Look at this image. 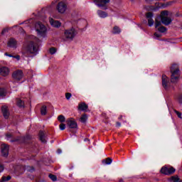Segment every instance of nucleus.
I'll return each mask as SVG.
<instances>
[{
    "instance_id": "obj_40",
    "label": "nucleus",
    "mask_w": 182,
    "mask_h": 182,
    "mask_svg": "<svg viewBox=\"0 0 182 182\" xmlns=\"http://www.w3.org/2000/svg\"><path fill=\"white\" fill-rule=\"evenodd\" d=\"M13 58H14V59H17V60H19V59H21V56L19 55H14Z\"/></svg>"
},
{
    "instance_id": "obj_11",
    "label": "nucleus",
    "mask_w": 182,
    "mask_h": 182,
    "mask_svg": "<svg viewBox=\"0 0 182 182\" xmlns=\"http://www.w3.org/2000/svg\"><path fill=\"white\" fill-rule=\"evenodd\" d=\"M1 156H3V157H6L7 156H9V146H8V144H1Z\"/></svg>"
},
{
    "instance_id": "obj_41",
    "label": "nucleus",
    "mask_w": 182,
    "mask_h": 182,
    "mask_svg": "<svg viewBox=\"0 0 182 182\" xmlns=\"http://www.w3.org/2000/svg\"><path fill=\"white\" fill-rule=\"evenodd\" d=\"M6 136L7 137V139H11V137H12V134H6Z\"/></svg>"
},
{
    "instance_id": "obj_17",
    "label": "nucleus",
    "mask_w": 182,
    "mask_h": 182,
    "mask_svg": "<svg viewBox=\"0 0 182 182\" xmlns=\"http://www.w3.org/2000/svg\"><path fill=\"white\" fill-rule=\"evenodd\" d=\"M0 75L1 76H8L9 75V68L7 67L0 68Z\"/></svg>"
},
{
    "instance_id": "obj_1",
    "label": "nucleus",
    "mask_w": 182,
    "mask_h": 182,
    "mask_svg": "<svg viewBox=\"0 0 182 182\" xmlns=\"http://www.w3.org/2000/svg\"><path fill=\"white\" fill-rule=\"evenodd\" d=\"M39 52V45L33 41H29L26 46L22 50V55L26 58H31V56H36Z\"/></svg>"
},
{
    "instance_id": "obj_49",
    "label": "nucleus",
    "mask_w": 182,
    "mask_h": 182,
    "mask_svg": "<svg viewBox=\"0 0 182 182\" xmlns=\"http://www.w3.org/2000/svg\"><path fill=\"white\" fill-rule=\"evenodd\" d=\"M8 56H9V58H14V55H12V54H9Z\"/></svg>"
},
{
    "instance_id": "obj_38",
    "label": "nucleus",
    "mask_w": 182,
    "mask_h": 182,
    "mask_svg": "<svg viewBox=\"0 0 182 182\" xmlns=\"http://www.w3.org/2000/svg\"><path fill=\"white\" fill-rule=\"evenodd\" d=\"M9 31V28H5L1 31V35H5V33H8Z\"/></svg>"
},
{
    "instance_id": "obj_15",
    "label": "nucleus",
    "mask_w": 182,
    "mask_h": 182,
    "mask_svg": "<svg viewBox=\"0 0 182 182\" xmlns=\"http://www.w3.org/2000/svg\"><path fill=\"white\" fill-rule=\"evenodd\" d=\"M17 42L16 40H15V38H11L9 40L8 43H7V46H9V48H16V45H17Z\"/></svg>"
},
{
    "instance_id": "obj_16",
    "label": "nucleus",
    "mask_w": 182,
    "mask_h": 182,
    "mask_svg": "<svg viewBox=\"0 0 182 182\" xmlns=\"http://www.w3.org/2000/svg\"><path fill=\"white\" fill-rule=\"evenodd\" d=\"M50 23L53 26V28H60V26H62V23H60V21L53 20V18L50 20Z\"/></svg>"
},
{
    "instance_id": "obj_24",
    "label": "nucleus",
    "mask_w": 182,
    "mask_h": 182,
    "mask_svg": "<svg viewBox=\"0 0 182 182\" xmlns=\"http://www.w3.org/2000/svg\"><path fill=\"white\" fill-rule=\"evenodd\" d=\"M6 96V90L0 87V97H5Z\"/></svg>"
},
{
    "instance_id": "obj_28",
    "label": "nucleus",
    "mask_w": 182,
    "mask_h": 182,
    "mask_svg": "<svg viewBox=\"0 0 182 182\" xmlns=\"http://www.w3.org/2000/svg\"><path fill=\"white\" fill-rule=\"evenodd\" d=\"M58 122H60V123H64V122L66 121V118L65 117V116H63V114L59 115L58 117Z\"/></svg>"
},
{
    "instance_id": "obj_52",
    "label": "nucleus",
    "mask_w": 182,
    "mask_h": 182,
    "mask_svg": "<svg viewBox=\"0 0 182 182\" xmlns=\"http://www.w3.org/2000/svg\"><path fill=\"white\" fill-rule=\"evenodd\" d=\"M119 182H123V179H120V180H119Z\"/></svg>"
},
{
    "instance_id": "obj_10",
    "label": "nucleus",
    "mask_w": 182,
    "mask_h": 182,
    "mask_svg": "<svg viewBox=\"0 0 182 182\" xmlns=\"http://www.w3.org/2000/svg\"><path fill=\"white\" fill-rule=\"evenodd\" d=\"M66 9H68V6L63 1L59 2L57 5V10L60 14H65Z\"/></svg>"
},
{
    "instance_id": "obj_37",
    "label": "nucleus",
    "mask_w": 182,
    "mask_h": 182,
    "mask_svg": "<svg viewBox=\"0 0 182 182\" xmlns=\"http://www.w3.org/2000/svg\"><path fill=\"white\" fill-rule=\"evenodd\" d=\"M59 128L61 130H65V129H66V124H63V123H61L60 125H59Z\"/></svg>"
},
{
    "instance_id": "obj_4",
    "label": "nucleus",
    "mask_w": 182,
    "mask_h": 182,
    "mask_svg": "<svg viewBox=\"0 0 182 182\" xmlns=\"http://www.w3.org/2000/svg\"><path fill=\"white\" fill-rule=\"evenodd\" d=\"M94 4L98 8H101L103 11L109 9V4H110V0H94Z\"/></svg>"
},
{
    "instance_id": "obj_55",
    "label": "nucleus",
    "mask_w": 182,
    "mask_h": 182,
    "mask_svg": "<svg viewBox=\"0 0 182 182\" xmlns=\"http://www.w3.org/2000/svg\"><path fill=\"white\" fill-rule=\"evenodd\" d=\"M179 182H182L181 180H180Z\"/></svg>"
},
{
    "instance_id": "obj_53",
    "label": "nucleus",
    "mask_w": 182,
    "mask_h": 182,
    "mask_svg": "<svg viewBox=\"0 0 182 182\" xmlns=\"http://www.w3.org/2000/svg\"><path fill=\"white\" fill-rule=\"evenodd\" d=\"M131 2H134V0H130Z\"/></svg>"
},
{
    "instance_id": "obj_7",
    "label": "nucleus",
    "mask_w": 182,
    "mask_h": 182,
    "mask_svg": "<svg viewBox=\"0 0 182 182\" xmlns=\"http://www.w3.org/2000/svg\"><path fill=\"white\" fill-rule=\"evenodd\" d=\"M160 171L161 174H165V176H171V174H174V173H176V168L173 166L169 168L167 166H163Z\"/></svg>"
},
{
    "instance_id": "obj_29",
    "label": "nucleus",
    "mask_w": 182,
    "mask_h": 182,
    "mask_svg": "<svg viewBox=\"0 0 182 182\" xmlns=\"http://www.w3.org/2000/svg\"><path fill=\"white\" fill-rule=\"evenodd\" d=\"M175 97H176V100L178 102V103L182 105V95L178 94L177 95H176Z\"/></svg>"
},
{
    "instance_id": "obj_3",
    "label": "nucleus",
    "mask_w": 182,
    "mask_h": 182,
    "mask_svg": "<svg viewBox=\"0 0 182 182\" xmlns=\"http://www.w3.org/2000/svg\"><path fill=\"white\" fill-rule=\"evenodd\" d=\"M161 22L165 26H168V25H171V22H173V18L168 16V11H163L160 14Z\"/></svg>"
},
{
    "instance_id": "obj_9",
    "label": "nucleus",
    "mask_w": 182,
    "mask_h": 182,
    "mask_svg": "<svg viewBox=\"0 0 182 182\" xmlns=\"http://www.w3.org/2000/svg\"><path fill=\"white\" fill-rule=\"evenodd\" d=\"M12 77L14 80L19 82L23 77V72L21 70H16L13 73Z\"/></svg>"
},
{
    "instance_id": "obj_32",
    "label": "nucleus",
    "mask_w": 182,
    "mask_h": 182,
    "mask_svg": "<svg viewBox=\"0 0 182 182\" xmlns=\"http://www.w3.org/2000/svg\"><path fill=\"white\" fill-rule=\"evenodd\" d=\"M11 180V176H2L1 179L0 180V182H5V181H9Z\"/></svg>"
},
{
    "instance_id": "obj_46",
    "label": "nucleus",
    "mask_w": 182,
    "mask_h": 182,
    "mask_svg": "<svg viewBox=\"0 0 182 182\" xmlns=\"http://www.w3.org/2000/svg\"><path fill=\"white\" fill-rule=\"evenodd\" d=\"M18 140H19V139H16L11 140V141L12 143H14V141H18Z\"/></svg>"
},
{
    "instance_id": "obj_19",
    "label": "nucleus",
    "mask_w": 182,
    "mask_h": 182,
    "mask_svg": "<svg viewBox=\"0 0 182 182\" xmlns=\"http://www.w3.org/2000/svg\"><path fill=\"white\" fill-rule=\"evenodd\" d=\"M39 139L42 143H46V136L45 135V132L43 131H40L38 133Z\"/></svg>"
},
{
    "instance_id": "obj_26",
    "label": "nucleus",
    "mask_w": 182,
    "mask_h": 182,
    "mask_svg": "<svg viewBox=\"0 0 182 182\" xmlns=\"http://www.w3.org/2000/svg\"><path fill=\"white\" fill-rule=\"evenodd\" d=\"M159 32H161V33H164V32H167V28L164 27V26H161L158 28Z\"/></svg>"
},
{
    "instance_id": "obj_5",
    "label": "nucleus",
    "mask_w": 182,
    "mask_h": 182,
    "mask_svg": "<svg viewBox=\"0 0 182 182\" xmlns=\"http://www.w3.org/2000/svg\"><path fill=\"white\" fill-rule=\"evenodd\" d=\"M76 35H77V32H76L75 28L67 29L64 32V36L68 41H73V38Z\"/></svg>"
},
{
    "instance_id": "obj_54",
    "label": "nucleus",
    "mask_w": 182,
    "mask_h": 182,
    "mask_svg": "<svg viewBox=\"0 0 182 182\" xmlns=\"http://www.w3.org/2000/svg\"><path fill=\"white\" fill-rule=\"evenodd\" d=\"M109 119V117H107V119Z\"/></svg>"
},
{
    "instance_id": "obj_2",
    "label": "nucleus",
    "mask_w": 182,
    "mask_h": 182,
    "mask_svg": "<svg viewBox=\"0 0 182 182\" xmlns=\"http://www.w3.org/2000/svg\"><path fill=\"white\" fill-rule=\"evenodd\" d=\"M171 83H177L178 82V79L180 77V68H178V65L173 64L171 67Z\"/></svg>"
},
{
    "instance_id": "obj_42",
    "label": "nucleus",
    "mask_w": 182,
    "mask_h": 182,
    "mask_svg": "<svg viewBox=\"0 0 182 182\" xmlns=\"http://www.w3.org/2000/svg\"><path fill=\"white\" fill-rule=\"evenodd\" d=\"M116 126H117V127H120L122 126V124L120 122H117L116 123Z\"/></svg>"
},
{
    "instance_id": "obj_8",
    "label": "nucleus",
    "mask_w": 182,
    "mask_h": 182,
    "mask_svg": "<svg viewBox=\"0 0 182 182\" xmlns=\"http://www.w3.org/2000/svg\"><path fill=\"white\" fill-rule=\"evenodd\" d=\"M67 126L69 127V132H72L70 129H77V123L73 118H70L66 121Z\"/></svg>"
},
{
    "instance_id": "obj_47",
    "label": "nucleus",
    "mask_w": 182,
    "mask_h": 182,
    "mask_svg": "<svg viewBox=\"0 0 182 182\" xmlns=\"http://www.w3.org/2000/svg\"><path fill=\"white\" fill-rule=\"evenodd\" d=\"M119 120H122V119H123V115H120L119 117H118Z\"/></svg>"
},
{
    "instance_id": "obj_45",
    "label": "nucleus",
    "mask_w": 182,
    "mask_h": 182,
    "mask_svg": "<svg viewBox=\"0 0 182 182\" xmlns=\"http://www.w3.org/2000/svg\"><path fill=\"white\" fill-rule=\"evenodd\" d=\"M146 2H147V4H151V2H153V1L154 0H145Z\"/></svg>"
},
{
    "instance_id": "obj_34",
    "label": "nucleus",
    "mask_w": 182,
    "mask_h": 182,
    "mask_svg": "<svg viewBox=\"0 0 182 182\" xmlns=\"http://www.w3.org/2000/svg\"><path fill=\"white\" fill-rule=\"evenodd\" d=\"M50 55H55V53H56V48H50Z\"/></svg>"
},
{
    "instance_id": "obj_27",
    "label": "nucleus",
    "mask_w": 182,
    "mask_h": 182,
    "mask_svg": "<svg viewBox=\"0 0 182 182\" xmlns=\"http://www.w3.org/2000/svg\"><path fill=\"white\" fill-rule=\"evenodd\" d=\"M86 120H87V114H83L80 117L81 123H86Z\"/></svg>"
},
{
    "instance_id": "obj_22",
    "label": "nucleus",
    "mask_w": 182,
    "mask_h": 182,
    "mask_svg": "<svg viewBox=\"0 0 182 182\" xmlns=\"http://www.w3.org/2000/svg\"><path fill=\"white\" fill-rule=\"evenodd\" d=\"M180 180H181L180 178H178V176H177V175L171 176L168 178V181H170V182H179Z\"/></svg>"
},
{
    "instance_id": "obj_30",
    "label": "nucleus",
    "mask_w": 182,
    "mask_h": 182,
    "mask_svg": "<svg viewBox=\"0 0 182 182\" xmlns=\"http://www.w3.org/2000/svg\"><path fill=\"white\" fill-rule=\"evenodd\" d=\"M41 113L42 116L46 115V106L43 105L41 108Z\"/></svg>"
},
{
    "instance_id": "obj_6",
    "label": "nucleus",
    "mask_w": 182,
    "mask_h": 182,
    "mask_svg": "<svg viewBox=\"0 0 182 182\" xmlns=\"http://www.w3.org/2000/svg\"><path fill=\"white\" fill-rule=\"evenodd\" d=\"M36 31L40 36H45V33H46V26L41 23V21H38L36 23Z\"/></svg>"
},
{
    "instance_id": "obj_31",
    "label": "nucleus",
    "mask_w": 182,
    "mask_h": 182,
    "mask_svg": "<svg viewBox=\"0 0 182 182\" xmlns=\"http://www.w3.org/2000/svg\"><path fill=\"white\" fill-rule=\"evenodd\" d=\"M49 178H50V180H52V181H56L58 180V177L56 176V175H53L52 173H50L48 175Z\"/></svg>"
},
{
    "instance_id": "obj_14",
    "label": "nucleus",
    "mask_w": 182,
    "mask_h": 182,
    "mask_svg": "<svg viewBox=\"0 0 182 182\" xmlns=\"http://www.w3.org/2000/svg\"><path fill=\"white\" fill-rule=\"evenodd\" d=\"M1 112L3 113V116L5 119H8L9 117V109L6 105H3L1 107Z\"/></svg>"
},
{
    "instance_id": "obj_36",
    "label": "nucleus",
    "mask_w": 182,
    "mask_h": 182,
    "mask_svg": "<svg viewBox=\"0 0 182 182\" xmlns=\"http://www.w3.org/2000/svg\"><path fill=\"white\" fill-rule=\"evenodd\" d=\"M70 97H72V93L66 92L65 93V98L67 99V100H69L70 99Z\"/></svg>"
},
{
    "instance_id": "obj_20",
    "label": "nucleus",
    "mask_w": 182,
    "mask_h": 182,
    "mask_svg": "<svg viewBox=\"0 0 182 182\" xmlns=\"http://www.w3.org/2000/svg\"><path fill=\"white\" fill-rule=\"evenodd\" d=\"M97 14L100 18H107V16H109V14H107L106 11H103L102 10H97Z\"/></svg>"
},
{
    "instance_id": "obj_50",
    "label": "nucleus",
    "mask_w": 182,
    "mask_h": 182,
    "mask_svg": "<svg viewBox=\"0 0 182 182\" xmlns=\"http://www.w3.org/2000/svg\"><path fill=\"white\" fill-rule=\"evenodd\" d=\"M58 153H59V154L62 153V150L58 149Z\"/></svg>"
},
{
    "instance_id": "obj_13",
    "label": "nucleus",
    "mask_w": 182,
    "mask_h": 182,
    "mask_svg": "<svg viewBox=\"0 0 182 182\" xmlns=\"http://www.w3.org/2000/svg\"><path fill=\"white\" fill-rule=\"evenodd\" d=\"M170 84V80L168 78L167 75H162V86L164 89H167L168 87V85Z\"/></svg>"
},
{
    "instance_id": "obj_25",
    "label": "nucleus",
    "mask_w": 182,
    "mask_h": 182,
    "mask_svg": "<svg viewBox=\"0 0 182 182\" xmlns=\"http://www.w3.org/2000/svg\"><path fill=\"white\" fill-rule=\"evenodd\" d=\"M112 161H113L112 158H107L102 160V164H112Z\"/></svg>"
},
{
    "instance_id": "obj_33",
    "label": "nucleus",
    "mask_w": 182,
    "mask_h": 182,
    "mask_svg": "<svg viewBox=\"0 0 182 182\" xmlns=\"http://www.w3.org/2000/svg\"><path fill=\"white\" fill-rule=\"evenodd\" d=\"M159 26H161V21L156 19L155 20V28H159Z\"/></svg>"
},
{
    "instance_id": "obj_18",
    "label": "nucleus",
    "mask_w": 182,
    "mask_h": 182,
    "mask_svg": "<svg viewBox=\"0 0 182 182\" xmlns=\"http://www.w3.org/2000/svg\"><path fill=\"white\" fill-rule=\"evenodd\" d=\"M89 106H87V105H86L85 102H80L78 105V110L86 112V110H87Z\"/></svg>"
},
{
    "instance_id": "obj_39",
    "label": "nucleus",
    "mask_w": 182,
    "mask_h": 182,
    "mask_svg": "<svg viewBox=\"0 0 182 182\" xmlns=\"http://www.w3.org/2000/svg\"><path fill=\"white\" fill-rule=\"evenodd\" d=\"M5 167L4 165L0 164V173H2V171L4 170Z\"/></svg>"
},
{
    "instance_id": "obj_51",
    "label": "nucleus",
    "mask_w": 182,
    "mask_h": 182,
    "mask_svg": "<svg viewBox=\"0 0 182 182\" xmlns=\"http://www.w3.org/2000/svg\"><path fill=\"white\" fill-rule=\"evenodd\" d=\"M6 56H8V55H9L8 53H5Z\"/></svg>"
},
{
    "instance_id": "obj_35",
    "label": "nucleus",
    "mask_w": 182,
    "mask_h": 182,
    "mask_svg": "<svg viewBox=\"0 0 182 182\" xmlns=\"http://www.w3.org/2000/svg\"><path fill=\"white\" fill-rule=\"evenodd\" d=\"M173 112H174V113H176V114H177V116L179 119H182L181 112L177 111L176 109H173Z\"/></svg>"
},
{
    "instance_id": "obj_43",
    "label": "nucleus",
    "mask_w": 182,
    "mask_h": 182,
    "mask_svg": "<svg viewBox=\"0 0 182 182\" xmlns=\"http://www.w3.org/2000/svg\"><path fill=\"white\" fill-rule=\"evenodd\" d=\"M154 36H156V38H160V36H161V35L157 33H154Z\"/></svg>"
},
{
    "instance_id": "obj_44",
    "label": "nucleus",
    "mask_w": 182,
    "mask_h": 182,
    "mask_svg": "<svg viewBox=\"0 0 182 182\" xmlns=\"http://www.w3.org/2000/svg\"><path fill=\"white\" fill-rule=\"evenodd\" d=\"M29 171H35V168L33 166L30 167V169H28Z\"/></svg>"
},
{
    "instance_id": "obj_23",
    "label": "nucleus",
    "mask_w": 182,
    "mask_h": 182,
    "mask_svg": "<svg viewBox=\"0 0 182 182\" xmlns=\"http://www.w3.org/2000/svg\"><path fill=\"white\" fill-rule=\"evenodd\" d=\"M16 105L18 106V107H25V102L22 101V100L17 98L16 99Z\"/></svg>"
},
{
    "instance_id": "obj_12",
    "label": "nucleus",
    "mask_w": 182,
    "mask_h": 182,
    "mask_svg": "<svg viewBox=\"0 0 182 182\" xmlns=\"http://www.w3.org/2000/svg\"><path fill=\"white\" fill-rule=\"evenodd\" d=\"M146 19H148L149 26H153L154 25V20H153L154 14L152 12H148L146 14Z\"/></svg>"
},
{
    "instance_id": "obj_48",
    "label": "nucleus",
    "mask_w": 182,
    "mask_h": 182,
    "mask_svg": "<svg viewBox=\"0 0 182 182\" xmlns=\"http://www.w3.org/2000/svg\"><path fill=\"white\" fill-rule=\"evenodd\" d=\"M84 141H90V140L89 139H87V138H85V139H84Z\"/></svg>"
},
{
    "instance_id": "obj_21",
    "label": "nucleus",
    "mask_w": 182,
    "mask_h": 182,
    "mask_svg": "<svg viewBox=\"0 0 182 182\" xmlns=\"http://www.w3.org/2000/svg\"><path fill=\"white\" fill-rule=\"evenodd\" d=\"M120 32H122V30H120V28L117 26H114L112 33L114 35H119V33H120Z\"/></svg>"
}]
</instances>
